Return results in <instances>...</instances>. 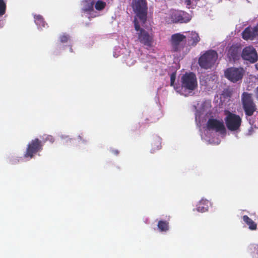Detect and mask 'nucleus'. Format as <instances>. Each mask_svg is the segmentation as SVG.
Instances as JSON below:
<instances>
[{
	"label": "nucleus",
	"instance_id": "f257e3e1",
	"mask_svg": "<svg viewBox=\"0 0 258 258\" xmlns=\"http://www.w3.org/2000/svg\"><path fill=\"white\" fill-rule=\"evenodd\" d=\"M181 86H174V89L179 93L182 94V91L191 93L198 87L196 75L193 72H186L180 80Z\"/></svg>",
	"mask_w": 258,
	"mask_h": 258
},
{
	"label": "nucleus",
	"instance_id": "f03ea898",
	"mask_svg": "<svg viewBox=\"0 0 258 258\" xmlns=\"http://www.w3.org/2000/svg\"><path fill=\"white\" fill-rule=\"evenodd\" d=\"M217 58V52L213 50H209L199 57L198 63L201 68L208 70L214 66Z\"/></svg>",
	"mask_w": 258,
	"mask_h": 258
},
{
	"label": "nucleus",
	"instance_id": "7ed1b4c3",
	"mask_svg": "<svg viewBox=\"0 0 258 258\" xmlns=\"http://www.w3.org/2000/svg\"><path fill=\"white\" fill-rule=\"evenodd\" d=\"M135 29L137 31V34L139 42L144 45L151 47L153 43V35L150 34L145 29L141 28L137 19L134 21Z\"/></svg>",
	"mask_w": 258,
	"mask_h": 258
},
{
	"label": "nucleus",
	"instance_id": "20e7f679",
	"mask_svg": "<svg viewBox=\"0 0 258 258\" xmlns=\"http://www.w3.org/2000/svg\"><path fill=\"white\" fill-rule=\"evenodd\" d=\"M137 17L141 21L142 25L147 21L148 6L146 0H135L132 6Z\"/></svg>",
	"mask_w": 258,
	"mask_h": 258
},
{
	"label": "nucleus",
	"instance_id": "39448f33",
	"mask_svg": "<svg viewBox=\"0 0 258 258\" xmlns=\"http://www.w3.org/2000/svg\"><path fill=\"white\" fill-rule=\"evenodd\" d=\"M225 114L226 115L225 121L227 128L231 131L238 130L242 122L240 116L228 110L225 111Z\"/></svg>",
	"mask_w": 258,
	"mask_h": 258
},
{
	"label": "nucleus",
	"instance_id": "423d86ee",
	"mask_svg": "<svg viewBox=\"0 0 258 258\" xmlns=\"http://www.w3.org/2000/svg\"><path fill=\"white\" fill-rule=\"evenodd\" d=\"M241 100L245 115L252 116L256 110V105L252 98V94L243 92L241 96Z\"/></svg>",
	"mask_w": 258,
	"mask_h": 258
},
{
	"label": "nucleus",
	"instance_id": "0eeeda50",
	"mask_svg": "<svg viewBox=\"0 0 258 258\" xmlns=\"http://www.w3.org/2000/svg\"><path fill=\"white\" fill-rule=\"evenodd\" d=\"M244 74V70L241 67L228 68L224 72L225 77L233 83H236L241 80Z\"/></svg>",
	"mask_w": 258,
	"mask_h": 258
},
{
	"label": "nucleus",
	"instance_id": "6e6552de",
	"mask_svg": "<svg viewBox=\"0 0 258 258\" xmlns=\"http://www.w3.org/2000/svg\"><path fill=\"white\" fill-rule=\"evenodd\" d=\"M186 37L179 33L173 34L171 38L172 50L174 52L181 51L186 44Z\"/></svg>",
	"mask_w": 258,
	"mask_h": 258
},
{
	"label": "nucleus",
	"instance_id": "1a4fd4ad",
	"mask_svg": "<svg viewBox=\"0 0 258 258\" xmlns=\"http://www.w3.org/2000/svg\"><path fill=\"white\" fill-rule=\"evenodd\" d=\"M42 149L43 144L40 140L37 138L32 140L27 145L24 157L31 159L35 154L41 151Z\"/></svg>",
	"mask_w": 258,
	"mask_h": 258
},
{
	"label": "nucleus",
	"instance_id": "9d476101",
	"mask_svg": "<svg viewBox=\"0 0 258 258\" xmlns=\"http://www.w3.org/2000/svg\"><path fill=\"white\" fill-rule=\"evenodd\" d=\"M242 58L250 63H254L258 59L256 51L252 46H247L243 48L241 54Z\"/></svg>",
	"mask_w": 258,
	"mask_h": 258
},
{
	"label": "nucleus",
	"instance_id": "9b49d317",
	"mask_svg": "<svg viewBox=\"0 0 258 258\" xmlns=\"http://www.w3.org/2000/svg\"><path fill=\"white\" fill-rule=\"evenodd\" d=\"M173 23H187L191 19V16L187 13L182 11H174L171 15Z\"/></svg>",
	"mask_w": 258,
	"mask_h": 258
},
{
	"label": "nucleus",
	"instance_id": "f8f14e48",
	"mask_svg": "<svg viewBox=\"0 0 258 258\" xmlns=\"http://www.w3.org/2000/svg\"><path fill=\"white\" fill-rule=\"evenodd\" d=\"M207 127L209 130H215L217 132H225V127L222 120L210 118L207 123Z\"/></svg>",
	"mask_w": 258,
	"mask_h": 258
},
{
	"label": "nucleus",
	"instance_id": "ddd939ff",
	"mask_svg": "<svg viewBox=\"0 0 258 258\" xmlns=\"http://www.w3.org/2000/svg\"><path fill=\"white\" fill-rule=\"evenodd\" d=\"M258 36V25L254 27H247L242 32V37L243 39L253 40Z\"/></svg>",
	"mask_w": 258,
	"mask_h": 258
},
{
	"label": "nucleus",
	"instance_id": "4468645a",
	"mask_svg": "<svg viewBox=\"0 0 258 258\" xmlns=\"http://www.w3.org/2000/svg\"><path fill=\"white\" fill-rule=\"evenodd\" d=\"M241 52V48L237 45H232L227 51V56L230 60L235 61L239 59Z\"/></svg>",
	"mask_w": 258,
	"mask_h": 258
},
{
	"label": "nucleus",
	"instance_id": "2eb2a0df",
	"mask_svg": "<svg viewBox=\"0 0 258 258\" xmlns=\"http://www.w3.org/2000/svg\"><path fill=\"white\" fill-rule=\"evenodd\" d=\"M35 23L38 28L42 29L47 26V24L44 21L43 17L40 15H35L34 16Z\"/></svg>",
	"mask_w": 258,
	"mask_h": 258
},
{
	"label": "nucleus",
	"instance_id": "dca6fc26",
	"mask_svg": "<svg viewBox=\"0 0 258 258\" xmlns=\"http://www.w3.org/2000/svg\"><path fill=\"white\" fill-rule=\"evenodd\" d=\"M209 202L207 200H202L198 204L196 210L198 212L204 213L208 211Z\"/></svg>",
	"mask_w": 258,
	"mask_h": 258
},
{
	"label": "nucleus",
	"instance_id": "f3484780",
	"mask_svg": "<svg viewBox=\"0 0 258 258\" xmlns=\"http://www.w3.org/2000/svg\"><path fill=\"white\" fill-rule=\"evenodd\" d=\"M243 220L248 226V228L251 230H255L257 228V224L248 216L244 215L243 216Z\"/></svg>",
	"mask_w": 258,
	"mask_h": 258
},
{
	"label": "nucleus",
	"instance_id": "a211bd4d",
	"mask_svg": "<svg viewBox=\"0 0 258 258\" xmlns=\"http://www.w3.org/2000/svg\"><path fill=\"white\" fill-rule=\"evenodd\" d=\"M83 11L85 12H90L93 11L94 2L93 0H85L83 1Z\"/></svg>",
	"mask_w": 258,
	"mask_h": 258
},
{
	"label": "nucleus",
	"instance_id": "6ab92c4d",
	"mask_svg": "<svg viewBox=\"0 0 258 258\" xmlns=\"http://www.w3.org/2000/svg\"><path fill=\"white\" fill-rule=\"evenodd\" d=\"M188 37V41H192L191 44L192 45H196L200 39L198 34L195 32H191L189 33Z\"/></svg>",
	"mask_w": 258,
	"mask_h": 258
},
{
	"label": "nucleus",
	"instance_id": "aec40b11",
	"mask_svg": "<svg viewBox=\"0 0 258 258\" xmlns=\"http://www.w3.org/2000/svg\"><path fill=\"white\" fill-rule=\"evenodd\" d=\"M157 226L160 232H166L169 229V222L166 221L160 220Z\"/></svg>",
	"mask_w": 258,
	"mask_h": 258
},
{
	"label": "nucleus",
	"instance_id": "412c9836",
	"mask_svg": "<svg viewBox=\"0 0 258 258\" xmlns=\"http://www.w3.org/2000/svg\"><path fill=\"white\" fill-rule=\"evenodd\" d=\"M7 9L6 2L5 0H0V17L5 14Z\"/></svg>",
	"mask_w": 258,
	"mask_h": 258
},
{
	"label": "nucleus",
	"instance_id": "4be33fe9",
	"mask_svg": "<svg viewBox=\"0 0 258 258\" xmlns=\"http://www.w3.org/2000/svg\"><path fill=\"white\" fill-rule=\"evenodd\" d=\"M106 6V3L101 0L97 1L95 5V8L97 10L101 11L103 10Z\"/></svg>",
	"mask_w": 258,
	"mask_h": 258
},
{
	"label": "nucleus",
	"instance_id": "5701e85b",
	"mask_svg": "<svg viewBox=\"0 0 258 258\" xmlns=\"http://www.w3.org/2000/svg\"><path fill=\"white\" fill-rule=\"evenodd\" d=\"M70 38V37L68 35L63 34L59 37V41L61 43H66L67 42Z\"/></svg>",
	"mask_w": 258,
	"mask_h": 258
},
{
	"label": "nucleus",
	"instance_id": "b1692460",
	"mask_svg": "<svg viewBox=\"0 0 258 258\" xmlns=\"http://www.w3.org/2000/svg\"><path fill=\"white\" fill-rule=\"evenodd\" d=\"M176 79V74L175 73H172L170 75V86H178L177 85H174L175 81Z\"/></svg>",
	"mask_w": 258,
	"mask_h": 258
},
{
	"label": "nucleus",
	"instance_id": "393cba45",
	"mask_svg": "<svg viewBox=\"0 0 258 258\" xmlns=\"http://www.w3.org/2000/svg\"><path fill=\"white\" fill-rule=\"evenodd\" d=\"M45 140L47 141H49L50 143H52L54 141V138L52 136L48 135L46 138Z\"/></svg>",
	"mask_w": 258,
	"mask_h": 258
},
{
	"label": "nucleus",
	"instance_id": "a878e982",
	"mask_svg": "<svg viewBox=\"0 0 258 258\" xmlns=\"http://www.w3.org/2000/svg\"><path fill=\"white\" fill-rule=\"evenodd\" d=\"M194 0H185V4L186 5V7L188 9L190 8V6L192 4V1Z\"/></svg>",
	"mask_w": 258,
	"mask_h": 258
},
{
	"label": "nucleus",
	"instance_id": "bb28decb",
	"mask_svg": "<svg viewBox=\"0 0 258 258\" xmlns=\"http://www.w3.org/2000/svg\"><path fill=\"white\" fill-rule=\"evenodd\" d=\"M111 152L113 154L115 155H117L119 154V151L117 150H112Z\"/></svg>",
	"mask_w": 258,
	"mask_h": 258
},
{
	"label": "nucleus",
	"instance_id": "cd10ccee",
	"mask_svg": "<svg viewBox=\"0 0 258 258\" xmlns=\"http://www.w3.org/2000/svg\"><path fill=\"white\" fill-rule=\"evenodd\" d=\"M255 97L258 100V86L255 89Z\"/></svg>",
	"mask_w": 258,
	"mask_h": 258
},
{
	"label": "nucleus",
	"instance_id": "c85d7f7f",
	"mask_svg": "<svg viewBox=\"0 0 258 258\" xmlns=\"http://www.w3.org/2000/svg\"><path fill=\"white\" fill-rule=\"evenodd\" d=\"M255 68L258 70V63L255 64Z\"/></svg>",
	"mask_w": 258,
	"mask_h": 258
},
{
	"label": "nucleus",
	"instance_id": "c756f323",
	"mask_svg": "<svg viewBox=\"0 0 258 258\" xmlns=\"http://www.w3.org/2000/svg\"><path fill=\"white\" fill-rule=\"evenodd\" d=\"M70 51L72 52L73 51V49L72 48V47L71 46L70 48Z\"/></svg>",
	"mask_w": 258,
	"mask_h": 258
}]
</instances>
